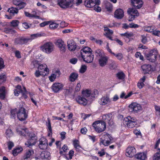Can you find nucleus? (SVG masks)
Here are the masks:
<instances>
[{
  "label": "nucleus",
  "instance_id": "1",
  "mask_svg": "<svg viewBox=\"0 0 160 160\" xmlns=\"http://www.w3.org/2000/svg\"><path fill=\"white\" fill-rule=\"evenodd\" d=\"M92 52L91 49L87 47L83 48L81 50L80 54L84 61L88 63L93 61L94 55Z\"/></svg>",
  "mask_w": 160,
  "mask_h": 160
},
{
  "label": "nucleus",
  "instance_id": "2",
  "mask_svg": "<svg viewBox=\"0 0 160 160\" xmlns=\"http://www.w3.org/2000/svg\"><path fill=\"white\" fill-rule=\"evenodd\" d=\"M100 137L99 144L100 146H108L112 143L113 138L112 135L108 133L104 132L99 136Z\"/></svg>",
  "mask_w": 160,
  "mask_h": 160
},
{
  "label": "nucleus",
  "instance_id": "3",
  "mask_svg": "<svg viewBox=\"0 0 160 160\" xmlns=\"http://www.w3.org/2000/svg\"><path fill=\"white\" fill-rule=\"evenodd\" d=\"M13 3L16 6L17 8L11 7L9 8L8 11L11 15H13L17 13L19 9L24 8L26 5V3L21 0H13Z\"/></svg>",
  "mask_w": 160,
  "mask_h": 160
},
{
  "label": "nucleus",
  "instance_id": "4",
  "mask_svg": "<svg viewBox=\"0 0 160 160\" xmlns=\"http://www.w3.org/2000/svg\"><path fill=\"white\" fill-rule=\"evenodd\" d=\"M92 126L95 131L98 133L104 132L106 128V122L101 120L95 121L93 123Z\"/></svg>",
  "mask_w": 160,
  "mask_h": 160
},
{
  "label": "nucleus",
  "instance_id": "5",
  "mask_svg": "<svg viewBox=\"0 0 160 160\" xmlns=\"http://www.w3.org/2000/svg\"><path fill=\"white\" fill-rule=\"evenodd\" d=\"M137 120L135 117L128 116L125 118L123 120L124 124L128 128H133L137 123Z\"/></svg>",
  "mask_w": 160,
  "mask_h": 160
},
{
  "label": "nucleus",
  "instance_id": "6",
  "mask_svg": "<svg viewBox=\"0 0 160 160\" xmlns=\"http://www.w3.org/2000/svg\"><path fill=\"white\" fill-rule=\"evenodd\" d=\"M28 135L29 138L25 142V144L26 146L29 147H32L34 145L37 141V137L35 134L32 132L29 133Z\"/></svg>",
  "mask_w": 160,
  "mask_h": 160
},
{
  "label": "nucleus",
  "instance_id": "7",
  "mask_svg": "<svg viewBox=\"0 0 160 160\" xmlns=\"http://www.w3.org/2000/svg\"><path fill=\"white\" fill-rule=\"evenodd\" d=\"M74 0H58V4L62 8L67 9L73 5Z\"/></svg>",
  "mask_w": 160,
  "mask_h": 160
},
{
  "label": "nucleus",
  "instance_id": "8",
  "mask_svg": "<svg viewBox=\"0 0 160 160\" xmlns=\"http://www.w3.org/2000/svg\"><path fill=\"white\" fill-rule=\"evenodd\" d=\"M136 9L133 8H129L128 9L127 12L129 16L128 20L129 21H132L136 18L139 16V13Z\"/></svg>",
  "mask_w": 160,
  "mask_h": 160
},
{
  "label": "nucleus",
  "instance_id": "9",
  "mask_svg": "<svg viewBox=\"0 0 160 160\" xmlns=\"http://www.w3.org/2000/svg\"><path fill=\"white\" fill-rule=\"evenodd\" d=\"M41 49L43 52L49 54L53 51L54 45L51 42H47L41 47Z\"/></svg>",
  "mask_w": 160,
  "mask_h": 160
},
{
  "label": "nucleus",
  "instance_id": "10",
  "mask_svg": "<svg viewBox=\"0 0 160 160\" xmlns=\"http://www.w3.org/2000/svg\"><path fill=\"white\" fill-rule=\"evenodd\" d=\"M18 119L21 121L25 120L28 118V115L26 113V110L22 107L19 109L18 113H17Z\"/></svg>",
  "mask_w": 160,
  "mask_h": 160
},
{
  "label": "nucleus",
  "instance_id": "11",
  "mask_svg": "<svg viewBox=\"0 0 160 160\" xmlns=\"http://www.w3.org/2000/svg\"><path fill=\"white\" fill-rule=\"evenodd\" d=\"M158 53L154 50H151L146 55L147 59L150 62H154L156 61Z\"/></svg>",
  "mask_w": 160,
  "mask_h": 160
},
{
  "label": "nucleus",
  "instance_id": "12",
  "mask_svg": "<svg viewBox=\"0 0 160 160\" xmlns=\"http://www.w3.org/2000/svg\"><path fill=\"white\" fill-rule=\"evenodd\" d=\"M130 112L134 113H137L142 109V107L139 104L133 102L129 106Z\"/></svg>",
  "mask_w": 160,
  "mask_h": 160
},
{
  "label": "nucleus",
  "instance_id": "13",
  "mask_svg": "<svg viewBox=\"0 0 160 160\" xmlns=\"http://www.w3.org/2000/svg\"><path fill=\"white\" fill-rule=\"evenodd\" d=\"M142 73L144 74H150L153 71L152 65L149 64H143L141 66Z\"/></svg>",
  "mask_w": 160,
  "mask_h": 160
},
{
  "label": "nucleus",
  "instance_id": "14",
  "mask_svg": "<svg viewBox=\"0 0 160 160\" xmlns=\"http://www.w3.org/2000/svg\"><path fill=\"white\" fill-rule=\"evenodd\" d=\"M100 4V0H85L84 5L87 8H93L95 5H99Z\"/></svg>",
  "mask_w": 160,
  "mask_h": 160
},
{
  "label": "nucleus",
  "instance_id": "15",
  "mask_svg": "<svg viewBox=\"0 0 160 160\" xmlns=\"http://www.w3.org/2000/svg\"><path fill=\"white\" fill-rule=\"evenodd\" d=\"M63 87L64 85L62 83L55 82L52 85L51 88L54 92L58 93L62 90Z\"/></svg>",
  "mask_w": 160,
  "mask_h": 160
},
{
  "label": "nucleus",
  "instance_id": "16",
  "mask_svg": "<svg viewBox=\"0 0 160 160\" xmlns=\"http://www.w3.org/2000/svg\"><path fill=\"white\" fill-rule=\"evenodd\" d=\"M126 152L125 155L126 156L132 158L136 155V149L134 147L129 146L127 148Z\"/></svg>",
  "mask_w": 160,
  "mask_h": 160
},
{
  "label": "nucleus",
  "instance_id": "17",
  "mask_svg": "<svg viewBox=\"0 0 160 160\" xmlns=\"http://www.w3.org/2000/svg\"><path fill=\"white\" fill-rule=\"evenodd\" d=\"M112 114L111 113L103 115L102 117V120L108 123L109 125L111 126L113 124L112 119Z\"/></svg>",
  "mask_w": 160,
  "mask_h": 160
},
{
  "label": "nucleus",
  "instance_id": "18",
  "mask_svg": "<svg viewBox=\"0 0 160 160\" xmlns=\"http://www.w3.org/2000/svg\"><path fill=\"white\" fill-rule=\"evenodd\" d=\"M39 141L38 146L40 149L44 150L47 148L48 140L46 138L42 137L39 139Z\"/></svg>",
  "mask_w": 160,
  "mask_h": 160
},
{
  "label": "nucleus",
  "instance_id": "19",
  "mask_svg": "<svg viewBox=\"0 0 160 160\" xmlns=\"http://www.w3.org/2000/svg\"><path fill=\"white\" fill-rule=\"evenodd\" d=\"M28 40L27 38L20 37L16 38L15 39L14 43L15 45L26 44L28 42Z\"/></svg>",
  "mask_w": 160,
  "mask_h": 160
},
{
  "label": "nucleus",
  "instance_id": "20",
  "mask_svg": "<svg viewBox=\"0 0 160 160\" xmlns=\"http://www.w3.org/2000/svg\"><path fill=\"white\" fill-rule=\"evenodd\" d=\"M76 102L78 103L85 106L88 104V100L84 97L79 96L76 98Z\"/></svg>",
  "mask_w": 160,
  "mask_h": 160
},
{
  "label": "nucleus",
  "instance_id": "21",
  "mask_svg": "<svg viewBox=\"0 0 160 160\" xmlns=\"http://www.w3.org/2000/svg\"><path fill=\"white\" fill-rule=\"evenodd\" d=\"M131 5L135 8L140 9L142 6V0H131Z\"/></svg>",
  "mask_w": 160,
  "mask_h": 160
},
{
  "label": "nucleus",
  "instance_id": "22",
  "mask_svg": "<svg viewBox=\"0 0 160 160\" xmlns=\"http://www.w3.org/2000/svg\"><path fill=\"white\" fill-rule=\"evenodd\" d=\"M124 16L123 10L121 8L117 9L114 12V17L118 19L122 18Z\"/></svg>",
  "mask_w": 160,
  "mask_h": 160
},
{
  "label": "nucleus",
  "instance_id": "23",
  "mask_svg": "<svg viewBox=\"0 0 160 160\" xmlns=\"http://www.w3.org/2000/svg\"><path fill=\"white\" fill-rule=\"evenodd\" d=\"M56 45L59 48L60 50L62 52L65 50V44L64 41L62 39H58L56 42Z\"/></svg>",
  "mask_w": 160,
  "mask_h": 160
},
{
  "label": "nucleus",
  "instance_id": "24",
  "mask_svg": "<svg viewBox=\"0 0 160 160\" xmlns=\"http://www.w3.org/2000/svg\"><path fill=\"white\" fill-rule=\"evenodd\" d=\"M147 153L146 152H138L135 156V158L139 160H146L147 159Z\"/></svg>",
  "mask_w": 160,
  "mask_h": 160
},
{
  "label": "nucleus",
  "instance_id": "25",
  "mask_svg": "<svg viewBox=\"0 0 160 160\" xmlns=\"http://www.w3.org/2000/svg\"><path fill=\"white\" fill-rule=\"evenodd\" d=\"M82 94L83 96L85 98H90L92 100L95 98V96L93 95V93H92L91 91L88 89L83 90L82 92Z\"/></svg>",
  "mask_w": 160,
  "mask_h": 160
},
{
  "label": "nucleus",
  "instance_id": "26",
  "mask_svg": "<svg viewBox=\"0 0 160 160\" xmlns=\"http://www.w3.org/2000/svg\"><path fill=\"white\" fill-rule=\"evenodd\" d=\"M108 57L105 56L100 58L98 60V62L100 66L102 67H103L106 66L108 63Z\"/></svg>",
  "mask_w": 160,
  "mask_h": 160
},
{
  "label": "nucleus",
  "instance_id": "27",
  "mask_svg": "<svg viewBox=\"0 0 160 160\" xmlns=\"http://www.w3.org/2000/svg\"><path fill=\"white\" fill-rule=\"evenodd\" d=\"M72 144L77 152H81V150L80 149V148H82V147L80 144V142L77 139L73 140Z\"/></svg>",
  "mask_w": 160,
  "mask_h": 160
},
{
  "label": "nucleus",
  "instance_id": "28",
  "mask_svg": "<svg viewBox=\"0 0 160 160\" xmlns=\"http://www.w3.org/2000/svg\"><path fill=\"white\" fill-rule=\"evenodd\" d=\"M68 48L70 51H74L76 48V44L73 40H69L67 42Z\"/></svg>",
  "mask_w": 160,
  "mask_h": 160
},
{
  "label": "nucleus",
  "instance_id": "29",
  "mask_svg": "<svg viewBox=\"0 0 160 160\" xmlns=\"http://www.w3.org/2000/svg\"><path fill=\"white\" fill-rule=\"evenodd\" d=\"M46 125L47 126V128L48 131V136L49 137L52 136V131L51 127L50 120L49 118L47 119V122L46 123Z\"/></svg>",
  "mask_w": 160,
  "mask_h": 160
},
{
  "label": "nucleus",
  "instance_id": "30",
  "mask_svg": "<svg viewBox=\"0 0 160 160\" xmlns=\"http://www.w3.org/2000/svg\"><path fill=\"white\" fill-rule=\"evenodd\" d=\"M110 102V100L108 96L103 97L99 101V103L102 105H105Z\"/></svg>",
  "mask_w": 160,
  "mask_h": 160
},
{
  "label": "nucleus",
  "instance_id": "31",
  "mask_svg": "<svg viewBox=\"0 0 160 160\" xmlns=\"http://www.w3.org/2000/svg\"><path fill=\"white\" fill-rule=\"evenodd\" d=\"M38 69L41 71L42 73L46 72L45 74L49 72V69L48 68L47 65L45 64L39 65L38 67Z\"/></svg>",
  "mask_w": 160,
  "mask_h": 160
},
{
  "label": "nucleus",
  "instance_id": "32",
  "mask_svg": "<svg viewBox=\"0 0 160 160\" xmlns=\"http://www.w3.org/2000/svg\"><path fill=\"white\" fill-rule=\"evenodd\" d=\"M6 90L4 86H2L0 88V99L4 100L6 95Z\"/></svg>",
  "mask_w": 160,
  "mask_h": 160
},
{
  "label": "nucleus",
  "instance_id": "33",
  "mask_svg": "<svg viewBox=\"0 0 160 160\" xmlns=\"http://www.w3.org/2000/svg\"><path fill=\"white\" fill-rule=\"evenodd\" d=\"M41 158L42 159H46L49 160L50 158V153L48 151H44L42 152L40 155Z\"/></svg>",
  "mask_w": 160,
  "mask_h": 160
},
{
  "label": "nucleus",
  "instance_id": "34",
  "mask_svg": "<svg viewBox=\"0 0 160 160\" xmlns=\"http://www.w3.org/2000/svg\"><path fill=\"white\" fill-rule=\"evenodd\" d=\"M42 36V35L41 33H37L31 34L30 35V37L29 38H27L28 41V42L29 41H31L32 40L41 37Z\"/></svg>",
  "mask_w": 160,
  "mask_h": 160
},
{
  "label": "nucleus",
  "instance_id": "35",
  "mask_svg": "<svg viewBox=\"0 0 160 160\" xmlns=\"http://www.w3.org/2000/svg\"><path fill=\"white\" fill-rule=\"evenodd\" d=\"M113 32L112 30L111 29L105 32V33H104V35L109 39L113 40L112 36L113 34Z\"/></svg>",
  "mask_w": 160,
  "mask_h": 160
},
{
  "label": "nucleus",
  "instance_id": "36",
  "mask_svg": "<svg viewBox=\"0 0 160 160\" xmlns=\"http://www.w3.org/2000/svg\"><path fill=\"white\" fill-rule=\"evenodd\" d=\"M26 130V129L18 128L16 129V131L18 135L21 136H26L27 134Z\"/></svg>",
  "mask_w": 160,
  "mask_h": 160
},
{
  "label": "nucleus",
  "instance_id": "37",
  "mask_svg": "<svg viewBox=\"0 0 160 160\" xmlns=\"http://www.w3.org/2000/svg\"><path fill=\"white\" fill-rule=\"evenodd\" d=\"M78 73L76 72L72 73L69 76V80L71 82H74L78 78Z\"/></svg>",
  "mask_w": 160,
  "mask_h": 160
},
{
  "label": "nucleus",
  "instance_id": "38",
  "mask_svg": "<svg viewBox=\"0 0 160 160\" xmlns=\"http://www.w3.org/2000/svg\"><path fill=\"white\" fill-rule=\"evenodd\" d=\"M34 151L32 149H30L27 151L23 156L24 159L30 158L31 155H32Z\"/></svg>",
  "mask_w": 160,
  "mask_h": 160
},
{
  "label": "nucleus",
  "instance_id": "39",
  "mask_svg": "<svg viewBox=\"0 0 160 160\" xmlns=\"http://www.w3.org/2000/svg\"><path fill=\"white\" fill-rule=\"evenodd\" d=\"M3 32L7 34H14L16 32V31L13 28L9 27L4 28Z\"/></svg>",
  "mask_w": 160,
  "mask_h": 160
},
{
  "label": "nucleus",
  "instance_id": "40",
  "mask_svg": "<svg viewBox=\"0 0 160 160\" xmlns=\"http://www.w3.org/2000/svg\"><path fill=\"white\" fill-rule=\"evenodd\" d=\"M23 150V149L22 147H18L14 149L12 151V154L14 156H17L18 154L21 152Z\"/></svg>",
  "mask_w": 160,
  "mask_h": 160
},
{
  "label": "nucleus",
  "instance_id": "41",
  "mask_svg": "<svg viewBox=\"0 0 160 160\" xmlns=\"http://www.w3.org/2000/svg\"><path fill=\"white\" fill-rule=\"evenodd\" d=\"M116 76L118 79L123 80L125 79V75L123 72L121 71L118 72L116 75Z\"/></svg>",
  "mask_w": 160,
  "mask_h": 160
},
{
  "label": "nucleus",
  "instance_id": "42",
  "mask_svg": "<svg viewBox=\"0 0 160 160\" xmlns=\"http://www.w3.org/2000/svg\"><path fill=\"white\" fill-rule=\"evenodd\" d=\"M49 27L50 29H54L57 28L59 26V24L55 23L54 22L50 21Z\"/></svg>",
  "mask_w": 160,
  "mask_h": 160
},
{
  "label": "nucleus",
  "instance_id": "43",
  "mask_svg": "<svg viewBox=\"0 0 160 160\" xmlns=\"http://www.w3.org/2000/svg\"><path fill=\"white\" fill-rule=\"evenodd\" d=\"M18 111L16 108L13 109H12L10 112L11 118H15L16 117V115L18 113Z\"/></svg>",
  "mask_w": 160,
  "mask_h": 160
},
{
  "label": "nucleus",
  "instance_id": "44",
  "mask_svg": "<svg viewBox=\"0 0 160 160\" xmlns=\"http://www.w3.org/2000/svg\"><path fill=\"white\" fill-rule=\"evenodd\" d=\"M159 152H157L154 154L153 158V160H160V148H158Z\"/></svg>",
  "mask_w": 160,
  "mask_h": 160
},
{
  "label": "nucleus",
  "instance_id": "45",
  "mask_svg": "<svg viewBox=\"0 0 160 160\" xmlns=\"http://www.w3.org/2000/svg\"><path fill=\"white\" fill-rule=\"evenodd\" d=\"M105 8L107 11L111 12L112 9V5L110 2H107L105 3Z\"/></svg>",
  "mask_w": 160,
  "mask_h": 160
},
{
  "label": "nucleus",
  "instance_id": "46",
  "mask_svg": "<svg viewBox=\"0 0 160 160\" xmlns=\"http://www.w3.org/2000/svg\"><path fill=\"white\" fill-rule=\"evenodd\" d=\"M19 23V21L16 20H13L10 22V26L12 27H16L18 26Z\"/></svg>",
  "mask_w": 160,
  "mask_h": 160
},
{
  "label": "nucleus",
  "instance_id": "47",
  "mask_svg": "<svg viewBox=\"0 0 160 160\" xmlns=\"http://www.w3.org/2000/svg\"><path fill=\"white\" fill-rule=\"evenodd\" d=\"M121 35L122 36H124L127 38L129 39L130 38L133 36V34L132 32L128 33L127 32L125 33L121 34Z\"/></svg>",
  "mask_w": 160,
  "mask_h": 160
},
{
  "label": "nucleus",
  "instance_id": "48",
  "mask_svg": "<svg viewBox=\"0 0 160 160\" xmlns=\"http://www.w3.org/2000/svg\"><path fill=\"white\" fill-rule=\"evenodd\" d=\"M113 55L116 57L117 59L119 60H122L123 58V54L121 52L118 53L117 54L115 53Z\"/></svg>",
  "mask_w": 160,
  "mask_h": 160
},
{
  "label": "nucleus",
  "instance_id": "49",
  "mask_svg": "<svg viewBox=\"0 0 160 160\" xmlns=\"http://www.w3.org/2000/svg\"><path fill=\"white\" fill-rule=\"evenodd\" d=\"M95 55L96 57H99L100 58L103 56L104 55H102V51L100 49H98L96 50L95 51Z\"/></svg>",
  "mask_w": 160,
  "mask_h": 160
},
{
  "label": "nucleus",
  "instance_id": "50",
  "mask_svg": "<svg viewBox=\"0 0 160 160\" xmlns=\"http://www.w3.org/2000/svg\"><path fill=\"white\" fill-rule=\"evenodd\" d=\"M7 76L5 74H2L0 75V84L6 80Z\"/></svg>",
  "mask_w": 160,
  "mask_h": 160
},
{
  "label": "nucleus",
  "instance_id": "51",
  "mask_svg": "<svg viewBox=\"0 0 160 160\" xmlns=\"http://www.w3.org/2000/svg\"><path fill=\"white\" fill-rule=\"evenodd\" d=\"M154 29V28L152 26L147 27L144 28L145 31L149 32H152Z\"/></svg>",
  "mask_w": 160,
  "mask_h": 160
},
{
  "label": "nucleus",
  "instance_id": "52",
  "mask_svg": "<svg viewBox=\"0 0 160 160\" xmlns=\"http://www.w3.org/2000/svg\"><path fill=\"white\" fill-rule=\"evenodd\" d=\"M6 134L7 136L9 138L12 137L13 135V132L11 129H8L6 132Z\"/></svg>",
  "mask_w": 160,
  "mask_h": 160
},
{
  "label": "nucleus",
  "instance_id": "53",
  "mask_svg": "<svg viewBox=\"0 0 160 160\" xmlns=\"http://www.w3.org/2000/svg\"><path fill=\"white\" fill-rule=\"evenodd\" d=\"M5 67L4 61L2 58L0 57V70L3 69Z\"/></svg>",
  "mask_w": 160,
  "mask_h": 160
},
{
  "label": "nucleus",
  "instance_id": "54",
  "mask_svg": "<svg viewBox=\"0 0 160 160\" xmlns=\"http://www.w3.org/2000/svg\"><path fill=\"white\" fill-rule=\"evenodd\" d=\"M7 145L8 149L10 150H11L12 148L14 146V144L12 142L9 141L8 142Z\"/></svg>",
  "mask_w": 160,
  "mask_h": 160
},
{
  "label": "nucleus",
  "instance_id": "55",
  "mask_svg": "<svg viewBox=\"0 0 160 160\" xmlns=\"http://www.w3.org/2000/svg\"><path fill=\"white\" fill-rule=\"evenodd\" d=\"M133 132L137 136H142V134L140 131L139 130H138L137 129H136L134 130L133 131Z\"/></svg>",
  "mask_w": 160,
  "mask_h": 160
},
{
  "label": "nucleus",
  "instance_id": "56",
  "mask_svg": "<svg viewBox=\"0 0 160 160\" xmlns=\"http://www.w3.org/2000/svg\"><path fill=\"white\" fill-rule=\"evenodd\" d=\"M141 37L142 38V42L143 44L146 43L148 42L147 37L144 35H142Z\"/></svg>",
  "mask_w": 160,
  "mask_h": 160
},
{
  "label": "nucleus",
  "instance_id": "57",
  "mask_svg": "<svg viewBox=\"0 0 160 160\" xmlns=\"http://www.w3.org/2000/svg\"><path fill=\"white\" fill-rule=\"evenodd\" d=\"M130 28H137L139 27V25L133 22L129 23Z\"/></svg>",
  "mask_w": 160,
  "mask_h": 160
},
{
  "label": "nucleus",
  "instance_id": "58",
  "mask_svg": "<svg viewBox=\"0 0 160 160\" xmlns=\"http://www.w3.org/2000/svg\"><path fill=\"white\" fill-rule=\"evenodd\" d=\"M98 5H95L94 6V10L97 12H100L101 11L102 9L100 7L98 6Z\"/></svg>",
  "mask_w": 160,
  "mask_h": 160
},
{
  "label": "nucleus",
  "instance_id": "59",
  "mask_svg": "<svg viewBox=\"0 0 160 160\" xmlns=\"http://www.w3.org/2000/svg\"><path fill=\"white\" fill-rule=\"evenodd\" d=\"M87 68V66L85 65H82L81 67L80 72L82 73H84L86 70Z\"/></svg>",
  "mask_w": 160,
  "mask_h": 160
},
{
  "label": "nucleus",
  "instance_id": "60",
  "mask_svg": "<svg viewBox=\"0 0 160 160\" xmlns=\"http://www.w3.org/2000/svg\"><path fill=\"white\" fill-rule=\"evenodd\" d=\"M15 56L17 58H21V52L19 51L18 50L16 51L15 52Z\"/></svg>",
  "mask_w": 160,
  "mask_h": 160
},
{
  "label": "nucleus",
  "instance_id": "61",
  "mask_svg": "<svg viewBox=\"0 0 160 160\" xmlns=\"http://www.w3.org/2000/svg\"><path fill=\"white\" fill-rule=\"evenodd\" d=\"M24 13L25 16L28 18H34L36 17L35 15L34 14H32L28 12H25Z\"/></svg>",
  "mask_w": 160,
  "mask_h": 160
},
{
  "label": "nucleus",
  "instance_id": "62",
  "mask_svg": "<svg viewBox=\"0 0 160 160\" xmlns=\"http://www.w3.org/2000/svg\"><path fill=\"white\" fill-rule=\"evenodd\" d=\"M51 22L50 21H45L42 22L40 24V26L41 27H44L47 25H48Z\"/></svg>",
  "mask_w": 160,
  "mask_h": 160
},
{
  "label": "nucleus",
  "instance_id": "63",
  "mask_svg": "<svg viewBox=\"0 0 160 160\" xmlns=\"http://www.w3.org/2000/svg\"><path fill=\"white\" fill-rule=\"evenodd\" d=\"M88 130L86 127L82 128L80 130L81 133L83 134H86Z\"/></svg>",
  "mask_w": 160,
  "mask_h": 160
},
{
  "label": "nucleus",
  "instance_id": "64",
  "mask_svg": "<svg viewBox=\"0 0 160 160\" xmlns=\"http://www.w3.org/2000/svg\"><path fill=\"white\" fill-rule=\"evenodd\" d=\"M152 34L154 36H160V31L159 30H154L152 32Z\"/></svg>",
  "mask_w": 160,
  "mask_h": 160
}]
</instances>
